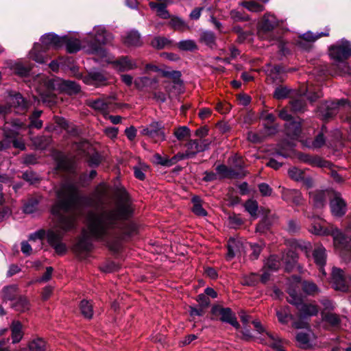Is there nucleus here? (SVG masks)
Returning <instances> with one entry per match:
<instances>
[{"label": "nucleus", "mask_w": 351, "mask_h": 351, "mask_svg": "<svg viewBox=\"0 0 351 351\" xmlns=\"http://www.w3.org/2000/svg\"><path fill=\"white\" fill-rule=\"evenodd\" d=\"M132 213V203L125 194L119 197L112 209L88 212L87 230L82 231L80 239L74 246V251L78 254L90 252L93 248L90 238H93L104 241L110 250L118 252L122 241L136 232L134 223L125 221Z\"/></svg>", "instance_id": "1"}, {"label": "nucleus", "mask_w": 351, "mask_h": 351, "mask_svg": "<svg viewBox=\"0 0 351 351\" xmlns=\"http://www.w3.org/2000/svg\"><path fill=\"white\" fill-rule=\"evenodd\" d=\"M58 200L51 208L53 229L46 232L48 243L53 246L62 241L64 234L76 228V215L73 210L83 202L89 200L80 195L76 184L63 183L56 191Z\"/></svg>", "instance_id": "2"}, {"label": "nucleus", "mask_w": 351, "mask_h": 351, "mask_svg": "<svg viewBox=\"0 0 351 351\" xmlns=\"http://www.w3.org/2000/svg\"><path fill=\"white\" fill-rule=\"evenodd\" d=\"M87 53L97 56L95 61L111 64L114 70L118 72H127L136 69L138 67L139 60L134 59L128 56H121L117 60L104 48L95 44L90 43L85 47Z\"/></svg>", "instance_id": "3"}, {"label": "nucleus", "mask_w": 351, "mask_h": 351, "mask_svg": "<svg viewBox=\"0 0 351 351\" xmlns=\"http://www.w3.org/2000/svg\"><path fill=\"white\" fill-rule=\"evenodd\" d=\"M328 55L333 61L335 75L351 74V68L346 61L351 56L350 41L345 38L339 40L329 47Z\"/></svg>", "instance_id": "4"}, {"label": "nucleus", "mask_w": 351, "mask_h": 351, "mask_svg": "<svg viewBox=\"0 0 351 351\" xmlns=\"http://www.w3.org/2000/svg\"><path fill=\"white\" fill-rule=\"evenodd\" d=\"M23 126V123L18 119H14L10 123L6 122L5 123L3 127L5 139L0 141V151L9 147L11 143H12L15 148L21 150L25 149L24 141L21 138H16Z\"/></svg>", "instance_id": "5"}, {"label": "nucleus", "mask_w": 351, "mask_h": 351, "mask_svg": "<svg viewBox=\"0 0 351 351\" xmlns=\"http://www.w3.org/2000/svg\"><path fill=\"white\" fill-rule=\"evenodd\" d=\"M336 252L346 263L351 261V236L343 234L339 229L334 228L330 232Z\"/></svg>", "instance_id": "6"}, {"label": "nucleus", "mask_w": 351, "mask_h": 351, "mask_svg": "<svg viewBox=\"0 0 351 351\" xmlns=\"http://www.w3.org/2000/svg\"><path fill=\"white\" fill-rule=\"evenodd\" d=\"M287 300L289 303L295 306L300 319H307L317 315L319 313V308L316 304L304 302L302 297L294 290L289 291V297Z\"/></svg>", "instance_id": "7"}, {"label": "nucleus", "mask_w": 351, "mask_h": 351, "mask_svg": "<svg viewBox=\"0 0 351 351\" xmlns=\"http://www.w3.org/2000/svg\"><path fill=\"white\" fill-rule=\"evenodd\" d=\"M114 37L112 34L108 32L103 26H95L93 32L88 34V36L83 39L84 50L86 52L85 47L90 43H93L103 48L101 45H107L110 43Z\"/></svg>", "instance_id": "8"}, {"label": "nucleus", "mask_w": 351, "mask_h": 351, "mask_svg": "<svg viewBox=\"0 0 351 351\" xmlns=\"http://www.w3.org/2000/svg\"><path fill=\"white\" fill-rule=\"evenodd\" d=\"M213 319H218L222 322L228 323L236 329L240 328V324L237 319L235 314L228 307H223L221 305H214L211 308Z\"/></svg>", "instance_id": "9"}, {"label": "nucleus", "mask_w": 351, "mask_h": 351, "mask_svg": "<svg viewBox=\"0 0 351 351\" xmlns=\"http://www.w3.org/2000/svg\"><path fill=\"white\" fill-rule=\"evenodd\" d=\"M141 134L152 138L155 143L162 142L166 139L164 126L158 121L151 122L141 130Z\"/></svg>", "instance_id": "10"}, {"label": "nucleus", "mask_w": 351, "mask_h": 351, "mask_svg": "<svg viewBox=\"0 0 351 351\" xmlns=\"http://www.w3.org/2000/svg\"><path fill=\"white\" fill-rule=\"evenodd\" d=\"M86 104L93 110L103 114L104 118H106L107 115L109 114L112 106L110 97L107 96L97 99H88L86 100Z\"/></svg>", "instance_id": "11"}, {"label": "nucleus", "mask_w": 351, "mask_h": 351, "mask_svg": "<svg viewBox=\"0 0 351 351\" xmlns=\"http://www.w3.org/2000/svg\"><path fill=\"white\" fill-rule=\"evenodd\" d=\"M346 103V100L345 99H339L337 101H326L319 106V114L324 120L330 119L337 114L339 108L341 106H343Z\"/></svg>", "instance_id": "12"}, {"label": "nucleus", "mask_w": 351, "mask_h": 351, "mask_svg": "<svg viewBox=\"0 0 351 351\" xmlns=\"http://www.w3.org/2000/svg\"><path fill=\"white\" fill-rule=\"evenodd\" d=\"M329 31L330 29L326 27L324 32H317L316 34L310 31L306 32L300 36V39L297 41V45L302 49L309 50L311 43H313L322 36H328Z\"/></svg>", "instance_id": "13"}, {"label": "nucleus", "mask_w": 351, "mask_h": 351, "mask_svg": "<svg viewBox=\"0 0 351 351\" xmlns=\"http://www.w3.org/2000/svg\"><path fill=\"white\" fill-rule=\"evenodd\" d=\"M40 42V45H43L45 49H58L64 45L65 37H60L54 33L50 32L42 36Z\"/></svg>", "instance_id": "14"}, {"label": "nucleus", "mask_w": 351, "mask_h": 351, "mask_svg": "<svg viewBox=\"0 0 351 351\" xmlns=\"http://www.w3.org/2000/svg\"><path fill=\"white\" fill-rule=\"evenodd\" d=\"M82 81L84 84L97 87L105 86L107 84V78L99 71H91L88 75L82 77Z\"/></svg>", "instance_id": "15"}, {"label": "nucleus", "mask_w": 351, "mask_h": 351, "mask_svg": "<svg viewBox=\"0 0 351 351\" xmlns=\"http://www.w3.org/2000/svg\"><path fill=\"white\" fill-rule=\"evenodd\" d=\"M279 23L280 21L274 14L270 12L265 13L258 25L260 34L271 32L279 25Z\"/></svg>", "instance_id": "16"}, {"label": "nucleus", "mask_w": 351, "mask_h": 351, "mask_svg": "<svg viewBox=\"0 0 351 351\" xmlns=\"http://www.w3.org/2000/svg\"><path fill=\"white\" fill-rule=\"evenodd\" d=\"M312 255L315 263L319 268L320 272L324 276H326V273L324 270L327 258L326 248L322 245H318L313 250Z\"/></svg>", "instance_id": "17"}, {"label": "nucleus", "mask_w": 351, "mask_h": 351, "mask_svg": "<svg viewBox=\"0 0 351 351\" xmlns=\"http://www.w3.org/2000/svg\"><path fill=\"white\" fill-rule=\"evenodd\" d=\"M330 207L332 214L335 217H341L346 212V204L341 195L337 193H334V197L330 200Z\"/></svg>", "instance_id": "18"}, {"label": "nucleus", "mask_w": 351, "mask_h": 351, "mask_svg": "<svg viewBox=\"0 0 351 351\" xmlns=\"http://www.w3.org/2000/svg\"><path fill=\"white\" fill-rule=\"evenodd\" d=\"M331 283L335 289L341 291H347L348 287L344 278L343 271L337 267L332 269Z\"/></svg>", "instance_id": "19"}, {"label": "nucleus", "mask_w": 351, "mask_h": 351, "mask_svg": "<svg viewBox=\"0 0 351 351\" xmlns=\"http://www.w3.org/2000/svg\"><path fill=\"white\" fill-rule=\"evenodd\" d=\"M299 159L302 162L308 164L313 167L331 169V167L333 166L330 162L324 160L317 156L302 154L299 156Z\"/></svg>", "instance_id": "20"}, {"label": "nucleus", "mask_w": 351, "mask_h": 351, "mask_svg": "<svg viewBox=\"0 0 351 351\" xmlns=\"http://www.w3.org/2000/svg\"><path fill=\"white\" fill-rule=\"evenodd\" d=\"M282 198L288 202H293L298 206L302 204L303 197L302 193L295 189H283Z\"/></svg>", "instance_id": "21"}, {"label": "nucleus", "mask_w": 351, "mask_h": 351, "mask_svg": "<svg viewBox=\"0 0 351 351\" xmlns=\"http://www.w3.org/2000/svg\"><path fill=\"white\" fill-rule=\"evenodd\" d=\"M243 248L242 243L235 239H230L228 241V253L226 254V259L228 261L232 260L237 255L241 253Z\"/></svg>", "instance_id": "22"}, {"label": "nucleus", "mask_w": 351, "mask_h": 351, "mask_svg": "<svg viewBox=\"0 0 351 351\" xmlns=\"http://www.w3.org/2000/svg\"><path fill=\"white\" fill-rule=\"evenodd\" d=\"M329 191H316L310 193V196L313 199L314 206L318 208L324 207L326 202V198L329 196Z\"/></svg>", "instance_id": "23"}, {"label": "nucleus", "mask_w": 351, "mask_h": 351, "mask_svg": "<svg viewBox=\"0 0 351 351\" xmlns=\"http://www.w3.org/2000/svg\"><path fill=\"white\" fill-rule=\"evenodd\" d=\"M45 49L40 44L35 43L33 49L29 52V58L37 63H45L46 56L44 55Z\"/></svg>", "instance_id": "24"}, {"label": "nucleus", "mask_w": 351, "mask_h": 351, "mask_svg": "<svg viewBox=\"0 0 351 351\" xmlns=\"http://www.w3.org/2000/svg\"><path fill=\"white\" fill-rule=\"evenodd\" d=\"M29 351H47L49 346L45 339L40 337L32 338L28 343Z\"/></svg>", "instance_id": "25"}, {"label": "nucleus", "mask_w": 351, "mask_h": 351, "mask_svg": "<svg viewBox=\"0 0 351 351\" xmlns=\"http://www.w3.org/2000/svg\"><path fill=\"white\" fill-rule=\"evenodd\" d=\"M261 341L276 351H285L282 348V340L279 336L267 333V339H261Z\"/></svg>", "instance_id": "26"}, {"label": "nucleus", "mask_w": 351, "mask_h": 351, "mask_svg": "<svg viewBox=\"0 0 351 351\" xmlns=\"http://www.w3.org/2000/svg\"><path fill=\"white\" fill-rule=\"evenodd\" d=\"M9 103L11 106L23 111L26 110L29 108V103L25 100L20 93L10 95L9 97Z\"/></svg>", "instance_id": "27"}, {"label": "nucleus", "mask_w": 351, "mask_h": 351, "mask_svg": "<svg viewBox=\"0 0 351 351\" xmlns=\"http://www.w3.org/2000/svg\"><path fill=\"white\" fill-rule=\"evenodd\" d=\"M123 42L128 47L140 46L141 45V40L139 33L134 30L128 32L123 37Z\"/></svg>", "instance_id": "28"}, {"label": "nucleus", "mask_w": 351, "mask_h": 351, "mask_svg": "<svg viewBox=\"0 0 351 351\" xmlns=\"http://www.w3.org/2000/svg\"><path fill=\"white\" fill-rule=\"evenodd\" d=\"M285 130L287 134L293 138H298L301 133V123L291 120L285 124Z\"/></svg>", "instance_id": "29"}, {"label": "nucleus", "mask_w": 351, "mask_h": 351, "mask_svg": "<svg viewBox=\"0 0 351 351\" xmlns=\"http://www.w3.org/2000/svg\"><path fill=\"white\" fill-rule=\"evenodd\" d=\"M276 314L279 322L282 324H286L289 320L294 319V316L291 314V309L289 306L280 307L276 311Z\"/></svg>", "instance_id": "30"}, {"label": "nucleus", "mask_w": 351, "mask_h": 351, "mask_svg": "<svg viewBox=\"0 0 351 351\" xmlns=\"http://www.w3.org/2000/svg\"><path fill=\"white\" fill-rule=\"evenodd\" d=\"M12 340L13 343H19L23 338L22 324L19 321H13L11 326Z\"/></svg>", "instance_id": "31"}, {"label": "nucleus", "mask_w": 351, "mask_h": 351, "mask_svg": "<svg viewBox=\"0 0 351 351\" xmlns=\"http://www.w3.org/2000/svg\"><path fill=\"white\" fill-rule=\"evenodd\" d=\"M2 293L4 302L14 301L16 299L18 287L15 285L6 286L3 289Z\"/></svg>", "instance_id": "32"}, {"label": "nucleus", "mask_w": 351, "mask_h": 351, "mask_svg": "<svg viewBox=\"0 0 351 351\" xmlns=\"http://www.w3.org/2000/svg\"><path fill=\"white\" fill-rule=\"evenodd\" d=\"M186 152L187 156L191 157V158L195 157L198 153L202 152V149L200 146L199 140H191L189 141L186 145Z\"/></svg>", "instance_id": "33"}, {"label": "nucleus", "mask_w": 351, "mask_h": 351, "mask_svg": "<svg viewBox=\"0 0 351 351\" xmlns=\"http://www.w3.org/2000/svg\"><path fill=\"white\" fill-rule=\"evenodd\" d=\"M66 49L67 52L70 53H74L79 51L81 49H83L84 42L81 43V41L78 39H69L67 40L65 37Z\"/></svg>", "instance_id": "34"}, {"label": "nucleus", "mask_w": 351, "mask_h": 351, "mask_svg": "<svg viewBox=\"0 0 351 351\" xmlns=\"http://www.w3.org/2000/svg\"><path fill=\"white\" fill-rule=\"evenodd\" d=\"M216 171L220 178L237 177L239 173L234 169L227 167L224 165H219L216 167Z\"/></svg>", "instance_id": "35"}, {"label": "nucleus", "mask_w": 351, "mask_h": 351, "mask_svg": "<svg viewBox=\"0 0 351 351\" xmlns=\"http://www.w3.org/2000/svg\"><path fill=\"white\" fill-rule=\"evenodd\" d=\"M243 206L245 211H247L253 219L258 217V204L256 200L250 199L245 202Z\"/></svg>", "instance_id": "36"}, {"label": "nucleus", "mask_w": 351, "mask_h": 351, "mask_svg": "<svg viewBox=\"0 0 351 351\" xmlns=\"http://www.w3.org/2000/svg\"><path fill=\"white\" fill-rule=\"evenodd\" d=\"M191 202L193 204L192 210L196 215L201 217H205L207 215V212L202 207V199L199 196H193L191 199Z\"/></svg>", "instance_id": "37"}, {"label": "nucleus", "mask_w": 351, "mask_h": 351, "mask_svg": "<svg viewBox=\"0 0 351 351\" xmlns=\"http://www.w3.org/2000/svg\"><path fill=\"white\" fill-rule=\"evenodd\" d=\"M149 7L152 10H156L157 14L162 19H169L170 15L167 10L166 5L162 3L150 2Z\"/></svg>", "instance_id": "38"}, {"label": "nucleus", "mask_w": 351, "mask_h": 351, "mask_svg": "<svg viewBox=\"0 0 351 351\" xmlns=\"http://www.w3.org/2000/svg\"><path fill=\"white\" fill-rule=\"evenodd\" d=\"M291 110L295 112H302L306 110V101L301 96L289 102Z\"/></svg>", "instance_id": "39"}, {"label": "nucleus", "mask_w": 351, "mask_h": 351, "mask_svg": "<svg viewBox=\"0 0 351 351\" xmlns=\"http://www.w3.org/2000/svg\"><path fill=\"white\" fill-rule=\"evenodd\" d=\"M16 300V302L11 304L12 308L20 312H24L29 309V302L26 298L20 296Z\"/></svg>", "instance_id": "40"}, {"label": "nucleus", "mask_w": 351, "mask_h": 351, "mask_svg": "<svg viewBox=\"0 0 351 351\" xmlns=\"http://www.w3.org/2000/svg\"><path fill=\"white\" fill-rule=\"evenodd\" d=\"M215 35L211 31H204L200 35V41L210 47L215 45Z\"/></svg>", "instance_id": "41"}, {"label": "nucleus", "mask_w": 351, "mask_h": 351, "mask_svg": "<svg viewBox=\"0 0 351 351\" xmlns=\"http://www.w3.org/2000/svg\"><path fill=\"white\" fill-rule=\"evenodd\" d=\"M57 169L70 171L73 169V162L67 157L62 156L57 162Z\"/></svg>", "instance_id": "42"}, {"label": "nucleus", "mask_w": 351, "mask_h": 351, "mask_svg": "<svg viewBox=\"0 0 351 351\" xmlns=\"http://www.w3.org/2000/svg\"><path fill=\"white\" fill-rule=\"evenodd\" d=\"M322 317L324 321L328 322L332 326H337L341 322L339 316L337 314L333 313H326L325 311H323L322 313Z\"/></svg>", "instance_id": "43"}, {"label": "nucleus", "mask_w": 351, "mask_h": 351, "mask_svg": "<svg viewBox=\"0 0 351 351\" xmlns=\"http://www.w3.org/2000/svg\"><path fill=\"white\" fill-rule=\"evenodd\" d=\"M171 44V41L166 37L156 36L151 42V45L157 49H162Z\"/></svg>", "instance_id": "44"}, {"label": "nucleus", "mask_w": 351, "mask_h": 351, "mask_svg": "<svg viewBox=\"0 0 351 351\" xmlns=\"http://www.w3.org/2000/svg\"><path fill=\"white\" fill-rule=\"evenodd\" d=\"M241 5L253 12H261L265 10L264 5L254 1H243Z\"/></svg>", "instance_id": "45"}, {"label": "nucleus", "mask_w": 351, "mask_h": 351, "mask_svg": "<svg viewBox=\"0 0 351 351\" xmlns=\"http://www.w3.org/2000/svg\"><path fill=\"white\" fill-rule=\"evenodd\" d=\"M80 311L84 317L91 319L93 315V306L88 300H82L80 303Z\"/></svg>", "instance_id": "46"}, {"label": "nucleus", "mask_w": 351, "mask_h": 351, "mask_svg": "<svg viewBox=\"0 0 351 351\" xmlns=\"http://www.w3.org/2000/svg\"><path fill=\"white\" fill-rule=\"evenodd\" d=\"M62 88L69 94H75L80 91V86L74 81L64 80L62 84Z\"/></svg>", "instance_id": "47"}, {"label": "nucleus", "mask_w": 351, "mask_h": 351, "mask_svg": "<svg viewBox=\"0 0 351 351\" xmlns=\"http://www.w3.org/2000/svg\"><path fill=\"white\" fill-rule=\"evenodd\" d=\"M302 291L308 295H314L319 293L318 287L311 281H304L302 282Z\"/></svg>", "instance_id": "48"}, {"label": "nucleus", "mask_w": 351, "mask_h": 351, "mask_svg": "<svg viewBox=\"0 0 351 351\" xmlns=\"http://www.w3.org/2000/svg\"><path fill=\"white\" fill-rule=\"evenodd\" d=\"M177 45L178 47L182 51H192L197 49L195 42L191 39L180 40Z\"/></svg>", "instance_id": "49"}, {"label": "nucleus", "mask_w": 351, "mask_h": 351, "mask_svg": "<svg viewBox=\"0 0 351 351\" xmlns=\"http://www.w3.org/2000/svg\"><path fill=\"white\" fill-rule=\"evenodd\" d=\"M298 261V255L293 251H289L285 257L286 270L290 271Z\"/></svg>", "instance_id": "50"}, {"label": "nucleus", "mask_w": 351, "mask_h": 351, "mask_svg": "<svg viewBox=\"0 0 351 351\" xmlns=\"http://www.w3.org/2000/svg\"><path fill=\"white\" fill-rule=\"evenodd\" d=\"M169 25L175 30H182L184 28L187 27V25L184 22V21L182 20L181 18L177 16H173L171 19V21H169Z\"/></svg>", "instance_id": "51"}, {"label": "nucleus", "mask_w": 351, "mask_h": 351, "mask_svg": "<svg viewBox=\"0 0 351 351\" xmlns=\"http://www.w3.org/2000/svg\"><path fill=\"white\" fill-rule=\"evenodd\" d=\"M54 119H55V122L58 125H60L61 128L67 130L68 132H69L72 134H77V129L75 128H72L70 129L69 124L65 119H64L62 117H55Z\"/></svg>", "instance_id": "52"}, {"label": "nucleus", "mask_w": 351, "mask_h": 351, "mask_svg": "<svg viewBox=\"0 0 351 351\" xmlns=\"http://www.w3.org/2000/svg\"><path fill=\"white\" fill-rule=\"evenodd\" d=\"M291 91V90L287 87L280 86L275 89L274 97L277 99H285L289 96Z\"/></svg>", "instance_id": "53"}, {"label": "nucleus", "mask_w": 351, "mask_h": 351, "mask_svg": "<svg viewBox=\"0 0 351 351\" xmlns=\"http://www.w3.org/2000/svg\"><path fill=\"white\" fill-rule=\"evenodd\" d=\"M22 178L31 184H36L39 182V176L32 171H27L23 173Z\"/></svg>", "instance_id": "54"}, {"label": "nucleus", "mask_w": 351, "mask_h": 351, "mask_svg": "<svg viewBox=\"0 0 351 351\" xmlns=\"http://www.w3.org/2000/svg\"><path fill=\"white\" fill-rule=\"evenodd\" d=\"M174 135L178 140L181 141L190 136V130L186 126H182L174 131Z\"/></svg>", "instance_id": "55"}, {"label": "nucleus", "mask_w": 351, "mask_h": 351, "mask_svg": "<svg viewBox=\"0 0 351 351\" xmlns=\"http://www.w3.org/2000/svg\"><path fill=\"white\" fill-rule=\"evenodd\" d=\"M38 202L36 199H31L23 206V211L27 214H32L37 210Z\"/></svg>", "instance_id": "56"}, {"label": "nucleus", "mask_w": 351, "mask_h": 351, "mask_svg": "<svg viewBox=\"0 0 351 351\" xmlns=\"http://www.w3.org/2000/svg\"><path fill=\"white\" fill-rule=\"evenodd\" d=\"M265 267H267L269 271H276L279 267V261L275 256H271L267 258L265 263Z\"/></svg>", "instance_id": "57"}, {"label": "nucleus", "mask_w": 351, "mask_h": 351, "mask_svg": "<svg viewBox=\"0 0 351 351\" xmlns=\"http://www.w3.org/2000/svg\"><path fill=\"white\" fill-rule=\"evenodd\" d=\"M325 142L326 139L324 134L319 133L308 147L312 149H318L322 147L325 144Z\"/></svg>", "instance_id": "58"}, {"label": "nucleus", "mask_w": 351, "mask_h": 351, "mask_svg": "<svg viewBox=\"0 0 351 351\" xmlns=\"http://www.w3.org/2000/svg\"><path fill=\"white\" fill-rule=\"evenodd\" d=\"M288 174L291 178L296 181H300L304 178V172L296 167L290 168Z\"/></svg>", "instance_id": "59"}, {"label": "nucleus", "mask_w": 351, "mask_h": 351, "mask_svg": "<svg viewBox=\"0 0 351 351\" xmlns=\"http://www.w3.org/2000/svg\"><path fill=\"white\" fill-rule=\"evenodd\" d=\"M258 282V276L256 274L252 273L249 276L243 278L242 284L247 286H255Z\"/></svg>", "instance_id": "60"}, {"label": "nucleus", "mask_w": 351, "mask_h": 351, "mask_svg": "<svg viewBox=\"0 0 351 351\" xmlns=\"http://www.w3.org/2000/svg\"><path fill=\"white\" fill-rule=\"evenodd\" d=\"M154 162L162 166L165 167H171L172 166V162H171V158H169L167 156H162L159 154H156L154 155Z\"/></svg>", "instance_id": "61"}, {"label": "nucleus", "mask_w": 351, "mask_h": 351, "mask_svg": "<svg viewBox=\"0 0 351 351\" xmlns=\"http://www.w3.org/2000/svg\"><path fill=\"white\" fill-rule=\"evenodd\" d=\"M46 232L43 229L38 230L29 236V241H36L37 240L39 241L40 245L43 244V239L45 237Z\"/></svg>", "instance_id": "62"}, {"label": "nucleus", "mask_w": 351, "mask_h": 351, "mask_svg": "<svg viewBox=\"0 0 351 351\" xmlns=\"http://www.w3.org/2000/svg\"><path fill=\"white\" fill-rule=\"evenodd\" d=\"M152 80L147 77H140L134 80V85L138 89H143L151 84Z\"/></svg>", "instance_id": "63"}, {"label": "nucleus", "mask_w": 351, "mask_h": 351, "mask_svg": "<svg viewBox=\"0 0 351 351\" xmlns=\"http://www.w3.org/2000/svg\"><path fill=\"white\" fill-rule=\"evenodd\" d=\"M265 138V135L262 133L249 132L247 133V139L252 143H257L262 142Z\"/></svg>", "instance_id": "64"}]
</instances>
